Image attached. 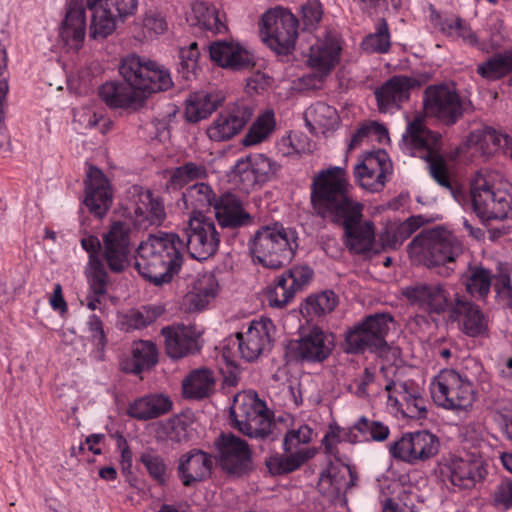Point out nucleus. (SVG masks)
I'll return each instance as SVG.
<instances>
[{
	"label": "nucleus",
	"mask_w": 512,
	"mask_h": 512,
	"mask_svg": "<svg viewBox=\"0 0 512 512\" xmlns=\"http://www.w3.org/2000/svg\"><path fill=\"white\" fill-rule=\"evenodd\" d=\"M372 135L377 137L379 141H382L383 138H388V131L377 122L362 125L353 133L348 144V151L356 149L365 139Z\"/></svg>",
	"instance_id": "bf43d9fd"
},
{
	"label": "nucleus",
	"mask_w": 512,
	"mask_h": 512,
	"mask_svg": "<svg viewBox=\"0 0 512 512\" xmlns=\"http://www.w3.org/2000/svg\"><path fill=\"white\" fill-rule=\"evenodd\" d=\"M187 21L191 26L209 31L212 34L222 33L227 29L219 16L218 10L205 1H195L192 4Z\"/></svg>",
	"instance_id": "79ce46f5"
},
{
	"label": "nucleus",
	"mask_w": 512,
	"mask_h": 512,
	"mask_svg": "<svg viewBox=\"0 0 512 512\" xmlns=\"http://www.w3.org/2000/svg\"><path fill=\"white\" fill-rule=\"evenodd\" d=\"M336 117V109L323 102H317L310 106L305 113V119L309 125L313 122L325 128H330L335 122Z\"/></svg>",
	"instance_id": "6e6d98bb"
},
{
	"label": "nucleus",
	"mask_w": 512,
	"mask_h": 512,
	"mask_svg": "<svg viewBox=\"0 0 512 512\" xmlns=\"http://www.w3.org/2000/svg\"><path fill=\"white\" fill-rule=\"evenodd\" d=\"M182 201L184 207L187 210H191L193 215H202L201 212L213 204L216 201V195L212 188L203 182L196 183L189 186L182 193Z\"/></svg>",
	"instance_id": "a18cd8bd"
},
{
	"label": "nucleus",
	"mask_w": 512,
	"mask_h": 512,
	"mask_svg": "<svg viewBox=\"0 0 512 512\" xmlns=\"http://www.w3.org/2000/svg\"><path fill=\"white\" fill-rule=\"evenodd\" d=\"M297 247L296 232L278 222L260 227L249 241L254 261L271 269L290 262Z\"/></svg>",
	"instance_id": "39448f33"
},
{
	"label": "nucleus",
	"mask_w": 512,
	"mask_h": 512,
	"mask_svg": "<svg viewBox=\"0 0 512 512\" xmlns=\"http://www.w3.org/2000/svg\"><path fill=\"white\" fill-rule=\"evenodd\" d=\"M119 73L124 82L107 81L98 89L100 99L110 108H128L150 94L166 91L173 82L167 69L137 55L122 59Z\"/></svg>",
	"instance_id": "7ed1b4c3"
},
{
	"label": "nucleus",
	"mask_w": 512,
	"mask_h": 512,
	"mask_svg": "<svg viewBox=\"0 0 512 512\" xmlns=\"http://www.w3.org/2000/svg\"><path fill=\"white\" fill-rule=\"evenodd\" d=\"M217 287L214 276H203L195 282L186 299L194 309H204L215 298Z\"/></svg>",
	"instance_id": "8fccbe9b"
},
{
	"label": "nucleus",
	"mask_w": 512,
	"mask_h": 512,
	"mask_svg": "<svg viewBox=\"0 0 512 512\" xmlns=\"http://www.w3.org/2000/svg\"><path fill=\"white\" fill-rule=\"evenodd\" d=\"M438 450L439 440L429 431L406 433L389 448L393 458L409 464L426 461L435 456Z\"/></svg>",
	"instance_id": "412c9836"
},
{
	"label": "nucleus",
	"mask_w": 512,
	"mask_h": 512,
	"mask_svg": "<svg viewBox=\"0 0 512 512\" xmlns=\"http://www.w3.org/2000/svg\"><path fill=\"white\" fill-rule=\"evenodd\" d=\"M429 19L431 24L443 35L451 39L461 38L465 43L476 46L478 38L471 28L457 16H442L435 8H431Z\"/></svg>",
	"instance_id": "e433bc0d"
},
{
	"label": "nucleus",
	"mask_w": 512,
	"mask_h": 512,
	"mask_svg": "<svg viewBox=\"0 0 512 512\" xmlns=\"http://www.w3.org/2000/svg\"><path fill=\"white\" fill-rule=\"evenodd\" d=\"M224 98L218 93H206L203 91L192 93L186 100L185 118L190 123L207 118L219 106Z\"/></svg>",
	"instance_id": "ea45409f"
},
{
	"label": "nucleus",
	"mask_w": 512,
	"mask_h": 512,
	"mask_svg": "<svg viewBox=\"0 0 512 512\" xmlns=\"http://www.w3.org/2000/svg\"><path fill=\"white\" fill-rule=\"evenodd\" d=\"M390 436V428L382 421L361 416L351 428L343 434L350 443L384 442Z\"/></svg>",
	"instance_id": "f704fd0d"
},
{
	"label": "nucleus",
	"mask_w": 512,
	"mask_h": 512,
	"mask_svg": "<svg viewBox=\"0 0 512 512\" xmlns=\"http://www.w3.org/2000/svg\"><path fill=\"white\" fill-rule=\"evenodd\" d=\"M183 264V239L176 233L151 234L137 248L135 268L154 285L169 283Z\"/></svg>",
	"instance_id": "20e7f679"
},
{
	"label": "nucleus",
	"mask_w": 512,
	"mask_h": 512,
	"mask_svg": "<svg viewBox=\"0 0 512 512\" xmlns=\"http://www.w3.org/2000/svg\"><path fill=\"white\" fill-rule=\"evenodd\" d=\"M313 270L309 266H295L276 277L274 285L268 291V302L271 307L284 308L312 280Z\"/></svg>",
	"instance_id": "5701e85b"
},
{
	"label": "nucleus",
	"mask_w": 512,
	"mask_h": 512,
	"mask_svg": "<svg viewBox=\"0 0 512 512\" xmlns=\"http://www.w3.org/2000/svg\"><path fill=\"white\" fill-rule=\"evenodd\" d=\"M336 305V294L331 290H326L318 294L310 295L306 299L301 311L307 317L314 319L331 313Z\"/></svg>",
	"instance_id": "603ef678"
},
{
	"label": "nucleus",
	"mask_w": 512,
	"mask_h": 512,
	"mask_svg": "<svg viewBox=\"0 0 512 512\" xmlns=\"http://www.w3.org/2000/svg\"><path fill=\"white\" fill-rule=\"evenodd\" d=\"M391 170L392 165L387 154L378 150L365 156L363 161L355 167L354 176L362 188L370 192H379L385 186L387 175Z\"/></svg>",
	"instance_id": "a878e982"
},
{
	"label": "nucleus",
	"mask_w": 512,
	"mask_h": 512,
	"mask_svg": "<svg viewBox=\"0 0 512 512\" xmlns=\"http://www.w3.org/2000/svg\"><path fill=\"white\" fill-rule=\"evenodd\" d=\"M200 51L196 42L190 43L189 46L179 50L178 73L187 81L196 77L199 70Z\"/></svg>",
	"instance_id": "5fc2aeb1"
},
{
	"label": "nucleus",
	"mask_w": 512,
	"mask_h": 512,
	"mask_svg": "<svg viewBox=\"0 0 512 512\" xmlns=\"http://www.w3.org/2000/svg\"><path fill=\"white\" fill-rule=\"evenodd\" d=\"M419 86V81L408 75L390 77L374 90L378 111L383 114L400 111L410 100L412 90Z\"/></svg>",
	"instance_id": "4be33fe9"
},
{
	"label": "nucleus",
	"mask_w": 512,
	"mask_h": 512,
	"mask_svg": "<svg viewBox=\"0 0 512 512\" xmlns=\"http://www.w3.org/2000/svg\"><path fill=\"white\" fill-rule=\"evenodd\" d=\"M275 326L269 318L252 320L246 328L236 333L240 357L246 362H254L270 352Z\"/></svg>",
	"instance_id": "a211bd4d"
},
{
	"label": "nucleus",
	"mask_w": 512,
	"mask_h": 512,
	"mask_svg": "<svg viewBox=\"0 0 512 512\" xmlns=\"http://www.w3.org/2000/svg\"><path fill=\"white\" fill-rule=\"evenodd\" d=\"M192 424L186 416L175 417L171 422V439L177 442L190 440L194 430Z\"/></svg>",
	"instance_id": "338daca9"
},
{
	"label": "nucleus",
	"mask_w": 512,
	"mask_h": 512,
	"mask_svg": "<svg viewBox=\"0 0 512 512\" xmlns=\"http://www.w3.org/2000/svg\"><path fill=\"white\" fill-rule=\"evenodd\" d=\"M414 252L421 254L428 267L444 266L440 274L449 275L452 263L462 253V246L454 235L443 229H431L416 236L410 243Z\"/></svg>",
	"instance_id": "9d476101"
},
{
	"label": "nucleus",
	"mask_w": 512,
	"mask_h": 512,
	"mask_svg": "<svg viewBox=\"0 0 512 512\" xmlns=\"http://www.w3.org/2000/svg\"><path fill=\"white\" fill-rule=\"evenodd\" d=\"M125 211L129 220L138 229L159 226L166 217L161 199L150 190L138 185H133L128 189Z\"/></svg>",
	"instance_id": "4468645a"
},
{
	"label": "nucleus",
	"mask_w": 512,
	"mask_h": 512,
	"mask_svg": "<svg viewBox=\"0 0 512 512\" xmlns=\"http://www.w3.org/2000/svg\"><path fill=\"white\" fill-rule=\"evenodd\" d=\"M388 405L403 418L421 419L427 414L422 388L413 380L391 381L385 386Z\"/></svg>",
	"instance_id": "6ab92c4d"
},
{
	"label": "nucleus",
	"mask_w": 512,
	"mask_h": 512,
	"mask_svg": "<svg viewBox=\"0 0 512 512\" xmlns=\"http://www.w3.org/2000/svg\"><path fill=\"white\" fill-rule=\"evenodd\" d=\"M207 176L206 167L194 162H186L171 170L167 181L169 191H177L192 181L204 179Z\"/></svg>",
	"instance_id": "09e8293b"
},
{
	"label": "nucleus",
	"mask_w": 512,
	"mask_h": 512,
	"mask_svg": "<svg viewBox=\"0 0 512 512\" xmlns=\"http://www.w3.org/2000/svg\"><path fill=\"white\" fill-rule=\"evenodd\" d=\"M214 445L222 470L235 476L251 471L252 453L245 440L232 433H222Z\"/></svg>",
	"instance_id": "aec40b11"
},
{
	"label": "nucleus",
	"mask_w": 512,
	"mask_h": 512,
	"mask_svg": "<svg viewBox=\"0 0 512 512\" xmlns=\"http://www.w3.org/2000/svg\"><path fill=\"white\" fill-rule=\"evenodd\" d=\"M492 420L502 436L512 441V403L497 406L492 414Z\"/></svg>",
	"instance_id": "e2e57ef3"
},
{
	"label": "nucleus",
	"mask_w": 512,
	"mask_h": 512,
	"mask_svg": "<svg viewBox=\"0 0 512 512\" xmlns=\"http://www.w3.org/2000/svg\"><path fill=\"white\" fill-rule=\"evenodd\" d=\"M340 52L339 41L335 38H327L325 41L311 46L308 58L309 65L313 69L327 74L339 61Z\"/></svg>",
	"instance_id": "a19ab883"
},
{
	"label": "nucleus",
	"mask_w": 512,
	"mask_h": 512,
	"mask_svg": "<svg viewBox=\"0 0 512 512\" xmlns=\"http://www.w3.org/2000/svg\"><path fill=\"white\" fill-rule=\"evenodd\" d=\"M173 402L168 395L153 393L135 399L128 405L127 415L136 420H151L171 411Z\"/></svg>",
	"instance_id": "72a5a7b5"
},
{
	"label": "nucleus",
	"mask_w": 512,
	"mask_h": 512,
	"mask_svg": "<svg viewBox=\"0 0 512 512\" xmlns=\"http://www.w3.org/2000/svg\"><path fill=\"white\" fill-rule=\"evenodd\" d=\"M494 505L499 509L512 508V480L504 479L496 487L493 493Z\"/></svg>",
	"instance_id": "774afa93"
},
{
	"label": "nucleus",
	"mask_w": 512,
	"mask_h": 512,
	"mask_svg": "<svg viewBox=\"0 0 512 512\" xmlns=\"http://www.w3.org/2000/svg\"><path fill=\"white\" fill-rule=\"evenodd\" d=\"M139 461L145 466L153 480L160 485L165 484L167 465L161 456L153 452H144L141 454Z\"/></svg>",
	"instance_id": "13d9d810"
},
{
	"label": "nucleus",
	"mask_w": 512,
	"mask_h": 512,
	"mask_svg": "<svg viewBox=\"0 0 512 512\" xmlns=\"http://www.w3.org/2000/svg\"><path fill=\"white\" fill-rule=\"evenodd\" d=\"M87 8L91 11V23L89 27L91 38L104 39L115 31L117 25L116 15L105 5L94 4L92 7Z\"/></svg>",
	"instance_id": "49530a36"
},
{
	"label": "nucleus",
	"mask_w": 512,
	"mask_h": 512,
	"mask_svg": "<svg viewBox=\"0 0 512 512\" xmlns=\"http://www.w3.org/2000/svg\"><path fill=\"white\" fill-rule=\"evenodd\" d=\"M253 115L252 108L238 102L222 111L207 129L212 141H226L238 134Z\"/></svg>",
	"instance_id": "393cba45"
},
{
	"label": "nucleus",
	"mask_w": 512,
	"mask_h": 512,
	"mask_svg": "<svg viewBox=\"0 0 512 512\" xmlns=\"http://www.w3.org/2000/svg\"><path fill=\"white\" fill-rule=\"evenodd\" d=\"M403 140L428 164L430 176L443 188L452 191L448 165L440 154L441 135L426 127L421 117L408 123Z\"/></svg>",
	"instance_id": "423d86ee"
},
{
	"label": "nucleus",
	"mask_w": 512,
	"mask_h": 512,
	"mask_svg": "<svg viewBox=\"0 0 512 512\" xmlns=\"http://www.w3.org/2000/svg\"><path fill=\"white\" fill-rule=\"evenodd\" d=\"M165 339L166 354L172 359H181L199 351L198 335L191 326L172 325L161 329Z\"/></svg>",
	"instance_id": "c756f323"
},
{
	"label": "nucleus",
	"mask_w": 512,
	"mask_h": 512,
	"mask_svg": "<svg viewBox=\"0 0 512 512\" xmlns=\"http://www.w3.org/2000/svg\"><path fill=\"white\" fill-rule=\"evenodd\" d=\"M212 467V455L199 449H192L179 458L177 474L182 484L190 487L209 477Z\"/></svg>",
	"instance_id": "7c9ffc66"
},
{
	"label": "nucleus",
	"mask_w": 512,
	"mask_h": 512,
	"mask_svg": "<svg viewBox=\"0 0 512 512\" xmlns=\"http://www.w3.org/2000/svg\"><path fill=\"white\" fill-rule=\"evenodd\" d=\"M472 140L478 146L484 155L490 156L502 149L508 153V149L512 145V138L505 133L497 131L492 127H484L472 134Z\"/></svg>",
	"instance_id": "c03bdc74"
},
{
	"label": "nucleus",
	"mask_w": 512,
	"mask_h": 512,
	"mask_svg": "<svg viewBox=\"0 0 512 512\" xmlns=\"http://www.w3.org/2000/svg\"><path fill=\"white\" fill-rule=\"evenodd\" d=\"M458 321L460 330L469 337L484 336L488 332V318L482 309L464 295H456V303L449 314Z\"/></svg>",
	"instance_id": "c85d7f7f"
},
{
	"label": "nucleus",
	"mask_w": 512,
	"mask_h": 512,
	"mask_svg": "<svg viewBox=\"0 0 512 512\" xmlns=\"http://www.w3.org/2000/svg\"><path fill=\"white\" fill-rule=\"evenodd\" d=\"M494 275L487 268L474 265L469 266L467 271L462 275L461 282L465 287L466 292L476 300L484 301L487 299L492 284Z\"/></svg>",
	"instance_id": "37998d69"
},
{
	"label": "nucleus",
	"mask_w": 512,
	"mask_h": 512,
	"mask_svg": "<svg viewBox=\"0 0 512 512\" xmlns=\"http://www.w3.org/2000/svg\"><path fill=\"white\" fill-rule=\"evenodd\" d=\"M134 227L129 219L113 220L103 232L102 241L88 233L80 239V245L88 255L85 273L97 294L107 292L108 270L119 274L129 266Z\"/></svg>",
	"instance_id": "f03ea898"
},
{
	"label": "nucleus",
	"mask_w": 512,
	"mask_h": 512,
	"mask_svg": "<svg viewBox=\"0 0 512 512\" xmlns=\"http://www.w3.org/2000/svg\"><path fill=\"white\" fill-rule=\"evenodd\" d=\"M335 347L332 333L320 327L302 329L297 339L286 346L288 361L301 364H321L329 358Z\"/></svg>",
	"instance_id": "9b49d317"
},
{
	"label": "nucleus",
	"mask_w": 512,
	"mask_h": 512,
	"mask_svg": "<svg viewBox=\"0 0 512 512\" xmlns=\"http://www.w3.org/2000/svg\"><path fill=\"white\" fill-rule=\"evenodd\" d=\"M213 207L218 224L223 229H237L251 222L250 214L244 210L242 202L234 194H223L216 199Z\"/></svg>",
	"instance_id": "473e14b6"
},
{
	"label": "nucleus",
	"mask_w": 512,
	"mask_h": 512,
	"mask_svg": "<svg viewBox=\"0 0 512 512\" xmlns=\"http://www.w3.org/2000/svg\"><path fill=\"white\" fill-rule=\"evenodd\" d=\"M312 429L307 425H303L298 429L289 430L283 440V450L285 453H294L298 449L307 448L301 447L311 441Z\"/></svg>",
	"instance_id": "052dcab7"
},
{
	"label": "nucleus",
	"mask_w": 512,
	"mask_h": 512,
	"mask_svg": "<svg viewBox=\"0 0 512 512\" xmlns=\"http://www.w3.org/2000/svg\"><path fill=\"white\" fill-rule=\"evenodd\" d=\"M276 127L275 113L272 109L261 112L243 138L244 146H253L267 140Z\"/></svg>",
	"instance_id": "de8ad7c7"
},
{
	"label": "nucleus",
	"mask_w": 512,
	"mask_h": 512,
	"mask_svg": "<svg viewBox=\"0 0 512 512\" xmlns=\"http://www.w3.org/2000/svg\"><path fill=\"white\" fill-rule=\"evenodd\" d=\"M512 72V49L496 54L479 64L477 73L487 80H497Z\"/></svg>",
	"instance_id": "3c124183"
},
{
	"label": "nucleus",
	"mask_w": 512,
	"mask_h": 512,
	"mask_svg": "<svg viewBox=\"0 0 512 512\" xmlns=\"http://www.w3.org/2000/svg\"><path fill=\"white\" fill-rule=\"evenodd\" d=\"M112 198L111 185L104 173L90 166L85 182V206L94 216L102 218L110 209Z\"/></svg>",
	"instance_id": "cd10ccee"
},
{
	"label": "nucleus",
	"mask_w": 512,
	"mask_h": 512,
	"mask_svg": "<svg viewBox=\"0 0 512 512\" xmlns=\"http://www.w3.org/2000/svg\"><path fill=\"white\" fill-rule=\"evenodd\" d=\"M100 0H70L60 28V37L68 49L79 50L86 34V7L98 4Z\"/></svg>",
	"instance_id": "b1692460"
},
{
	"label": "nucleus",
	"mask_w": 512,
	"mask_h": 512,
	"mask_svg": "<svg viewBox=\"0 0 512 512\" xmlns=\"http://www.w3.org/2000/svg\"><path fill=\"white\" fill-rule=\"evenodd\" d=\"M393 321L387 313H376L350 328L345 335L344 351L349 354L383 353L387 350L386 336Z\"/></svg>",
	"instance_id": "6e6552de"
},
{
	"label": "nucleus",
	"mask_w": 512,
	"mask_h": 512,
	"mask_svg": "<svg viewBox=\"0 0 512 512\" xmlns=\"http://www.w3.org/2000/svg\"><path fill=\"white\" fill-rule=\"evenodd\" d=\"M232 415L235 417V427L251 438H265L270 433L269 411L260 400L236 407Z\"/></svg>",
	"instance_id": "bb28decb"
},
{
	"label": "nucleus",
	"mask_w": 512,
	"mask_h": 512,
	"mask_svg": "<svg viewBox=\"0 0 512 512\" xmlns=\"http://www.w3.org/2000/svg\"><path fill=\"white\" fill-rule=\"evenodd\" d=\"M180 237L190 256L199 261L213 256L220 244V235L214 220L203 215H192L183 227Z\"/></svg>",
	"instance_id": "ddd939ff"
},
{
	"label": "nucleus",
	"mask_w": 512,
	"mask_h": 512,
	"mask_svg": "<svg viewBox=\"0 0 512 512\" xmlns=\"http://www.w3.org/2000/svg\"><path fill=\"white\" fill-rule=\"evenodd\" d=\"M364 51L368 53L385 54L391 47V36L387 21L384 18L378 20L375 25V32L367 35L361 44Z\"/></svg>",
	"instance_id": "864d4df0"
},
{
	"label": "nucleus",
	"mask_w": 512,
	"mask_h": 512,
	"mask_svg": "<svg viewBox=\"0 0 512 512\" xmlns=\"http://www.w3.org/2000/svg\"><path fill=\"white\" fill-rule=\"evenodd\" d=\"M434 403L456 413L471 409L475 400L472 382L454 369H442L430 382Z\"/></svg>",
	"instance_id": "0eeeda50"
},
{
	"label": "nucleus",
	"mask_w": 512,
	"mask_h": 512,
	"mask_svg": "<svg viewBox=\"0 0 512 512\" xmlns=\"http://www.w3.org/2000/svg\"><path fill=\"white\" fill-rule=\"evenodd\" d=\"M403 296L410 305L428 314L441 315L451 312L458 292L451 293L445 283H417L403 288Z\"/></svg>",
	"instance_id": "2eb2a0df"
},
{
	"label": "nucleus",
	"mask_w": 512,
	"mask_h": 512,
	"mask_svg": "<svg viewBox=\"0 0 512 512\" xmlns=\"http://www.w3.org/2000/svg\"><path fill=\"white\" fill-rule=\"evenodd\" d=\"M246 161L251 166L252 173L256 175L255 179L262 183L266 182L277 169L276 163L263 154L250 155Z\"/></svg>",
	"instance_id": "680f3d73"
},
{
	"label": "nucleus",
	"mask_w": 512,
	"mask_h": 512,
	"mask_svg": "<svg viewBox=\"0 0 512 512\" xmlns=\"http://www.w3.org/2000/svg\"><path fill=\"white\" fill-rule=\"evenodd\" d=\"M347 476H351V471L348 467L338 468L330 465L322 474V481L329 483L337 492H341L349 486Z\"/></svg>",
	"instance_id": "0e129e2a"
},
{
	"label": "nucleus",
	"mask_w": 512,
	"mask_h": 512,
	"mask_svg": "<svg viewBox=\"0 0 512 512\" xmlns=\"http://www.w3.org/2000/svg\"><path fill=\"white\" fill-rule=\"evenodd\" d=\"M316 454L314 448L298 449L294 453H274L266 458L265 466L272 476H281L298 470Z\"/></svg>",
	"instance_id": "4c0bfd02"
},
{
	"label": "nucleus",
	"mask_w": 512,
	"mask_h": 512,
	"mask_svg": "<svg viewBox=\"0 0 512 512\" xmlns=\"http://www.w3.org/2000/svg\"><path fill=\"white\" fill-rule=\"evenodd\" d=\"M209 55L220 67L242 70L254 66L252 54L233 41H216L209 46Z\"/></svg>",
	"instance_id": "2f4dec72"
},
{
	"label": "nucleus",
	"mask_w": 512,
	"mask_h": 512,
	"mask_svg": "<svg viewBox=\"0 0 512 512\" xmlns=\"http://www.w3.org/2000/svg\"><path fill=\"white\" fill-rule=\"evenodd\" d=\"M440 473L453 486L471 489L484 479L487 471L480 452L475 450L451 457L441 466Z\"/></svg>",
	"instance_id": "f3484780"
},
{
	"label": "nucleus",
	"mask_w": 512,
	"mask_h": 512,
	"mask_svg": "<svg viewBox=\"0 0 512 512\" xmlns=\"http://www.w3.org/2000/svg\"><path fill=\"white\" fill-rule=\"evenodd\" d=\"M216 379L212 370L199 368L191 371L182 382L183 396L200 400L209 397L215 389Z\"/></svg>",
	"instance_id": "58836bf2"
},
{
	"label": "nucleus",
	"mask_w": 512,
	"mask_h": 512,
	"mask_svg": "<svg viewBox=\"0 0 512 512\" xmlns=\"http://www.w3.org/2000/svg\"><path fill=\"white\" fill-rule=\"evenodd\" d=\"M263 42L279 55L293 52L298 38L299 21L289 10L275 7L266 11L259 23Z\"/></svg>",
	"instance_id": "1a4fd4ad"
},
{
	"label": "nucleus",
	"mask_w": 512,
	"mask_h": 512,
	"mask_svg": "<svg viewBox=\"0 0 512 512\" xmlns=\"http://www.w3.org/2000/svg\"><path fill=\"white\" fill-rule=\"evenodd\" d=\"M426 114L446 125L455 124L463 115V100L455 88L444 83L429 85L423 93Z\"/></svg>",
	"instance_id": "dca6fc26"
},
{
	"label": "nucleus",
	"mask_w": 512,
	"mask_h": 512,
	"mask_svg": "<svg viewBox=\"0 0 512 512\" xmlns=\"http://www.w3.org/2000/svg\"><path fill=\"white\" fill-rule=\"evenodd\" d=\"M157 362V346L152 341L140 340L133 343L131 356L121 362V368L126 373L140 375L154 367Z\"/></svg>",
	"instance_id": "c9c22d12"
},
{
	"label": "nucleus",
	"mask_w": 512,
	"mask_h": 512,
	"mask_svg": "<svg viewBox=\"0 0 512 512\" xmlns=\"http://www.w3.org/2000/svg\"><path fill=\"white\" fill-rule=\"evenodd\" d=\"M471 204L482 221L503 220L512 210V196L507 191L493 190L487 179L478 173L471 184Z\"/></svg>",
	"instance_id": "f8f14e48"
},
{
	"label": "nucleus",
	"mask_w": 512,
	"mask_h": 512,
	"mask_svg": "<svg viewBox=\"0 0 512 512\" xmlns=\"http://www.w3.org/2000/svg\"><path fill=\"white\" fill-rule=\"evenodd\" d=\"M492 288L497 302L512 311V282L509 272L501 270L495 274Z\"/></svg>",
	"instance_id": "4d7b16f0"
},
{
	"label": "nucleus",
	"mask_w": 512,
	"mask_h": 512,
	"mask_svg": "<svg viewBox=\"0 0 512 512\" xmlns=\"http://www.w3.org/2000/svg\"><path fill=\"white\" fill-rule=\"evenodd\" d=\"M310 198L318 216L343 227L351 250L365 253L372 248L373 224L363 221L364 205L351 195L345 169L332 166L319 171L312 179Z\"/></svg>",
	"instance_id": "f257e3e1"
},
{
	"label": "nucleus",
	"mask_w": 512,
	"mask_h": 512,
	"mask_svg": "<svg viewBox=\"0 0 512 512\" xmlns=\"http://www.w3.org/2000/svg\"><path fill=\"white\" fill-rule=\"evenodd\" d=\"M322 5L318 0H309L302 6L304 29L314 30L322 19Z\"/></svg>",
	"instance_id": "69168bd1"
}]
</instances>
